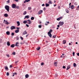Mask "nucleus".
Instances as JSON below:
<instances>
[{"label":"nucleus","mask_w":79,"mask_h":79,"mask_svg":"<svg viewBox=\"0 0 79 79\" xmlns=\"http://www.w3.org/2000/svg\"><path fill=\"white\" fill-rule=\"evenodd\" d=\"M5 9L8 12H9V10L10 9V7L9 6L7 5H6L5 6Z\"/></svg>","instance_id":"obj_1"},{"label":"nucleus","mask_w":79,"mask_h":79,"mask_svg":"<svg viewBox=\"0 0 79 79\" xmlns=\"http://www.w3.org/2000/svg\"><path fill=\"white\" fill-rule=\"evenodd\" d=\"M64 24V22H60L59 23V24L60 26H61L63 25Z\"/></svg>","instance_id":"obj_2"},{"label":"nucleus","mask_w":79,"mask_h":79,"mask_svg":"<svg viewBox=\"0 0 79 79\" xmlns=\"http://www.w3.org/2000/svg\"><path fill=\"white\" fill-rule=\"evenodd\" d=\"M16 5L15 4H13L12 5V8H16Z\"/></svg>","instance_id":"obj_3"},{"label":"nucleus","mask_w":79,"mask_h":79,"mask_svg":"<svg viewBox=\"0 0 79 79\" xmlns=\"http://www.w3.org/2000/svg\"><path fill=\"white\" fill-rule=\"evenodd\" d=\"M16 29V27L14 26H12L10 27V29L11 30H13V29Z\"/></svg>","instance_id":"obj_4"},{"label":"nucleus","mask_w":79,"mask_h":79,"mask_svg":"<svg viewBox=\"0 0 79 79\" xmlns=\"http://www.w3.org/2000/svg\"><path fill=\"white\" fill-rule=\"evenodd\" d=\"M41 13H43V10H40V11H39L38 13V15H41Z\"/></svg>","instance_id":"obj_5"},{"label":"nucleus","mask_w":79,"mask_h":79,"mask_svg":"<svg viewBox=\"0 0 79 79\" xmlns=\"http://www.w3.org/2000/svg\"><path fill=\"white\" fill-rule=\"evenodd\" d=\"M63 19V17H60L58 18L57 19V21H60V19Z\"/></svg>","instance_id":"obj_6"},{"label":"nucleus","mask_w":79,"mask_h":79,"mask_svg":"<svg viewBox=\"0 0 79 79\" xmlns=\"http://www.w3.org/2000/svg\"><path fill=\"white\" fill-rule=\"evenodd\" d=\"M48 35H49V37H50L52 38V34L48 33Z\"/></svg>","instance_id":"obj_7"},{"label":"nucleus","mask_w":79,"mask_h":79,"mask_svg":"<svg viewBox=\"0 0 79 79\" xmlns=\"http://www.w3.org/2000/svg\"><path fill=\"white\" fill-rule=\"evenodd\" d=\"M22 34L23 35H25V34H27V32H26V31H24Z\"/></svg>","instance_id":"obj_8"},{"label":"nucleus","mask_w":79,"mask_h":79,"mask_svg":"<svg viewBox=\"0 0 79 79\" xmlns=\"http://www.w3.org/2000/svg\"><path fill=\"white\" fill-rule=\"evenodd\" d=\"M26 18H27V19H29V15H27V16H25L24 18V19H26Z\"/></svg>","instance_id":"obj_9"},{"label":"nucleus","mask_w":79,"mask_h":79,"mask_svg":"<svg viewBox=\"0 0 79 79\" xmlns=\"http://www.w3.org/2000/svg\"><path fill=\"white\" fill-rule=\"evenodd\" d=\"M23 23L24 24H26V23H28V22H27V20L24 21H23Z\"/></svg>","instance_id":"obj_10"},{"label":"nucleus","mask_w":79,"mask_h":79,"mask_svg":"<svg viewBox=\"0 0 79 79\" xmlns=\"http://www.w3.org/2000/svg\"><path fill=\"white\" fill-rule=\"evenodd\" d=\"M19 43L18 42H16L15 44V46H16V47H19Z\"/></svg>","instance_id":"obj_11"},{"label":"nucleus","mask_w":79,"mask_h":79,"mask_svg":"<svg viewBox=\"0 0 79 79\" xmlns=\"http://www.w3.org/2000/svg\"><path fill=\"white\" fill-rule=\"evenodd\" d=\"M17 23L18 24L17 26H20V23L19 22V21H17Z\"/></svg>","instance_id":"obj_12"},{"label":"nucleus","mask_w":79,"mask_h":79,"mask_svg":"<svg viewBox=\"0 0 79 79\" xmlns=\"http://www.w3.org/2000/svg\"><path fill=\"white\" fill-rule=\"evenodd\" d=\"M4 23L5 24H10V22H8L7 21H5Z\"/></svg>","instance_id":"obj_13"},{"label":"nucleus","mask_w":79,"mask_h":79,"mask_svg":"<svg viewBox=\"0 0 79 79\" xmlns=\"http://www.w3.org/2000/svg\"><path fill=\"white\" fill-rule=\"evenodd\" d=\"M27 21H28V24H31V21H30L29 19L27 20Z\"/></svg>","instance_id":"obj_14"},{"label":"nucleus","mask_w":79,"mask_h":79,"mask_svg":"<svg viewBox=\"0 0 79 79\" xmlns=\"http://www.w3.org/2000/svg\"><path fill=\"white\" fill-rule=\"evenodd\" d=\"M26 78H28L29 77V75L28 74H27L25 76Z\"/></svg>","instance_id":"obj_15"},{"label":"nucleus","mask_w":79,"mask_h":79,"mask_svg":"<svg viewBox=\"0 0 79 79\" xmlns=\"http://www.w3.org/2000/svg\"><path fill=\"white\" fill-rule=\"evenodd\" d=\"M10 31H7L6 32V34H7V35H10Z\"/></svg>","instance_id":"obj_16"},{"label":"nucleus","mask_w":79,"mask_h":79,"mask_svg":"<svg viewBox=\"0 0 79 79\" xmlns=\"http://www.w3.org/2000/svg\"><path fill=\"white\" fill-rule=\"evenodd\" d=\"M7 45L8 46H10V42L8 41L7 42Z\"/></svg>","instance_id":"obj_17"},{"label":"nucleus","mask_w":79,"mask_h":79,"mask_svg":"<svg viewBox=\"0 0 79 79\" xmlns=\"http://www.w3.org/2000/svg\"><path fill=\"white\" fill-rule=\"evenodd\" d=\"M54 66H57V62H55L54 63Z\"/></svg>","instance_id":"obj_18"},{"label":"nucleus","mask_w":79,"mask_h":79,"mask_svg":"<svg viewBox=\"0 0 79 79\" xmlns=\"http://www.w3.org/2000/svg\"><path fill=\"white\" fill-rule=\"evenodd\" d=\"M70 65H68L66 69V70H68L70 68Z\"/></svg>","instance_id":"obj_19"},{"label":"nucleus","mask_w":79,"mask_h":79,"mask_svg":"<svg viewBox=\"0 0 79 79\" xmlns=\"http://www.w3.org/2000/svg\"><path fill=\"white\" fill-rule=\"evenodd\" d=\"M10 47H12V48H14L15 47V44H12L11 45Z\"/></svg>","instance_id":"obj_20"},{"label":"nucleus","mask_w":79,"mask_h":79,"mask_svg":"<svg viewBox=\"0 0 79 79\" xmlns=\"http://www.w3.org/2000/svg\"><path fill=\"white\" fill-rule=\"evenodd\" d=\"M70 8L71 9H73L74 8V5H72Z\"/></svg>","instance_id":"obj_21"},{"label":"nucleus","mask_w":79,"mask_h":79,"mask_svg":"<svg viewBox=\"0 0 79 79\" xmlns=\"http://www.w3.org/2000/svg\"><path fill=\"white\" fill-rule=\"evenodd\" d=\"M52 30L51 29V30H50V31L48 32V33L51 34V33L52 32Z\"/></svg>","instance_id":"obj_22"},{"label":"nucleus","mask_w":79,"mask_h":79,"mask_svg":"<svg viewBox=\"0 0 79 79\" xmlns=\"http://www.w3.org/2000/svg\"><path fill=\"white\" fill-rule=\"evenodd\" d=\"M15 33H18V32H19V29L15 30Z\"/></svg>","instance_id":"obj_23"},{"label":"nucleus","mask_w":79,"mask_h":79,"mask_svg":"<svg viewBox=\"0 0 79 79\" xmlns=\"http://www.w3.org/2000/svg\"><path fill=\"white\" fill-rule=\"evenodd\" d=\"M48 3L50 4H52V2L51 0H49Z\"/></svg>","instance_id":"obj_24"},{"label":"nucleus","mask_w":79,"mask_h":79,"mask_svg":"<svg viewBox=\"0 0 79 79\" xmlns=\"http://www.w3.org/2000/svg\"><path fill=\"white\" fill-rule=\"evenodd\" d=\"M4 16L5 17H7L8 16V14H4Z\"/></svg>","instance_id":"obj_25"},{"label":"nucleus","mask_w":79,"mask_h":79,"mask_svg":"<svg viewBox=\"0 0 79 79\" xmlns=\"http://www.w3.org/2000/svg\"><path fill=\"white\" fill-rule=\"evenodd\" d=\"M46 7H48V6H49V5L48 4L46 3L45 4Z\"/></svg>","instance_id":"obj_26"},{"label":"nucleus","mask_w":79,"mask_h":79,"mask_svg":"<svg viewBox=\"0 0 79 79\" xmlns=\"http://www.w3.org/2000/svg\"><path fill=\"white\" fill-rule=\"evenodd\" d=\"M66 43V41L65 40H64L63 41V44H65Z\"/></svg>","instance_id":"obj_27"},{"label":"nucleus","mask_w":79,"mask_h":79,"mask_svg":"<svg viewBox=\"0 0 79 79\" xmlns=\"http://www.w3.org/2000/svg\"><path fill=\"white\" fill-rule=\"evenodd\" d=\"M5 69H6V71H8V67L6 66L5 67Z\"/></svg>","instance_id":"obj_28"},{"label":"nucleus","mask_w":79,"mask_h":79,"mask_svg":"<svg viewBox=\"0 0 79 79\" xmlns=\"http://www.w3.org/2000/svg\"><path fill=\"white\" fill-rule=\"evenodd\" d=\"M36 49L38 50H40V47H38V48H37Z\"/></svg>","instance_id":"obj_29"},{"label":"nucleus","mask_w":79,"mask_h":79,"mask_svg":"<svg viewBox=\"0 0 79 79\" xmlns=\"http://www.w3.org/2000/svg\"><path fill=\"white\" fill-rule=\"evenodd\" d=\"M28 10H31V7H29L28 8Z\"/></svg>","instance_id":"obj_30"},{"label":"nucleus","mask_w":79,"mask_h":79,"mask_svg":"<svg viewBox=\"0 0 79 79\" xmlns=\"http://www.w3.org/2000/svg\"><path fill=\"white\" fill-rule=\"evenodd\" d=\"M31 20H34V17H32L31 18Z\"/></svg>","instance_id":"obj_31"},{"label":"nucleus","mask_w":79,"mask_h":79,"mask_svg":"<svg viewBox=\"0 0 79 79\" xmlns=\"http://www.w3.org/2000/svg\"><path fill=\"white\" fill-rule=\"evenodd\" d=\"M76 66L77 65L75 63H73V66H74V67H76Z\"/></svg>","instance_id":"obj_32"},{"label":"nucleus","mask_w":79,"mask_h":79,"mask_svg":"<svg viewBox=\"0 0 79 79\" xmlns=\"http://www.w3.org/2000/svg\"><path fill=\"white\" fill-rule=\"evenodd\" d=\"M27 14V12L25 11L24 13H23V15H26V14Z\"/></svg>","instance_id":"obj_33"},{"label":"nucleus","mask_w":79,"mask_h":79,"mask_svg":"<svg viewBox=\"0 0 79 79\" xmlns=\"http://www.w3.org/2000/svg\"><path fill=\"white\" fill-rule=\"evenodd\" d=\"M79 5L77 7L76 9V10H79Z\"/></svg>","instance_id":"obj_34"},{"label":"nucleus","mask_w":79,"mask_h":79,"mask_svg":"<svg viewBox=\"0 0 79 79\" xmlns=\"http://www.w3.org/2000/svg\"><path fill=\"white\" fill-rule=\"evenodd\" d=\"M1 43H2V39H0V44H1Z\"/></svg>","instance_id":"obj_35"},{"label":"nucleus","mask_w":79,"mask_h":79,"mask_svg":"<svg viewBox=\"0 0 79 79\" xmlns=\"http://www.w3.org/2000/svg\"><path fill=\"white\" fill-rule=\"evenodd\" d=\"M16 39H17V40H19V37H18V36H17L16 38Z\"/></svg>","instance_id":"obj_36"},{"label":"nucleus","mask_w":79,"mask_h":79,"mask_svg":"<svg viewBox=\"0 0 79 79\" xmlns=\"http://www.w3.org/2000/svg\"><path fill=\"white\" fill-rule=\"evenodd\" d=\"M9 74H10L9 73L7 72L6 73V75L7 76H9Z\"/></svg>","instance_id":"obj_37"},{"label":"nucleus","mask_w":79,"mask_h":79,"mask_svg":"<svg viewBox=\"0 0 79 79\" xmlns=\"http://www.w3.org/2000/svg\"><path fill=\"white\" fill-rule=\"evenodd\" d=\"M16 8L17 9H19V6H16Z\"/></svg>","instance_id":"obj_38"},{"label":"nucleus","mask_w":79,"mask_h":79,"mask_svg":"<svg viewBox=\"0 0 79 79\" xmlns=\"http://www.w3.org/2000/svg\"><path fill=\"white\" fill-rule=\"evenodd\" d=\"M39 28H41L42 27V26L41 25H39L38 26Z\"/></svg>","instance_id":"obj_39"},{"label":"nucleus","mask_w":79,"mask_h":79,"mask_svg":"<svg viewBox=\"0 0 79 79\" xmlns=\"http://www.w3.org/2000/svg\"><path fill=\"white\" fill-rule=\"evenodd\" d=\"M15 35V33H11L12 36H13V35Z\"/></svg>","instance_id":"obj_40"},{"label":"nucleus","mask_w":79,"mask_h":79,"mask_svg":"<svg viewBox=\"0 0 79 79\" xmlns=\"http://www.w3.org/2000/svg\"><path fill=\"white\" fill-rule=\"evenodd\" d=\"M6 3H10V0H8L7 1H6Z\"/></svg>","instance_id":"obj_41"},{"label":"nucleus","mask_w":79,"mask_h":79,"mask_svg":"<svg viewBox=\"0 0 79 79\" xmlns=\"http://www.w3.org/2000/svg\"><path fill=\"white\" fill-rule=\"evenodd\" d=\"M44 63L43 62H42L41 63V66H43V65H44Z\"/></svg>","instance_id":"obj_42"},{"label":"nucleus","mask_w":79,"mask_h":79,"mask_svg":"<svg viewBox=\"0 0 79 79\" xmlns=\"http://www.w3.org/2000/svg\"><path fill=\"white\" fill-rule=\"evenodd\" d=\"M20 39H21V40H23V37L20 36Z\"/></svg>","instance_id":"obj_43"},{"label":"nucleus","mask_w":79,"mask_h":79,"mask_svg":"<svg viewBox=\"0 0 79 79\" xmlns=\"http://www.w3.org/2000/svg\"><path fill=\"white\" fill-rule=\"evenodd\" d=\"M74 54H75V53L74 52H73V56H74Z\"/></svg>","instance_id":"obj_44"},{"label":"nucleus","mask_w":79,"mask_h":79,"mask_svg":"<svg viewBox=\"0 0 79 79\" xmlns=\"http://www.w3.org/2000/svg\"><path fill=\"white\" fill-rule=\"evenodd\" d=\"M74 4L75 5H77V3L76 2L74 3Z\"/></svg>","instance_id":"obj_45"},{"label":"nucleus","mask_w":79,"mask_h":79,"mask_svg":"<svg viewBox=\"0 0 79 79\" xmlns=\"http://www.w3.org/2000/svg\"><path fill=\"white\" fill-rule=\"evenodd\" d=\"M63 68L64 69H65V68H66V67H65V66H64L63 67Z\"/></svg>","instance_id":"obj_46"},{"label":"nucleus","mask_w":79,"mask_h":79,"mask_svg":"<svg viewBox=\"0 0 79 79\" xmlns=\"http://www.w3.org/2000/svg\"><path fill=\"white\" fill-rule=\"evenodd\" d=\"M30 0H26V1H27V2H29Z\"/></svg>","instance_id":"obj_47"},{"label":"nucleus","mask_w":79,"mask_h":79,"mask_svg":"<svg viewBox=\"0 0 79 79\" xmlns=\"http://www.w3.org/2000/svg\"><path fill=\"white\" fill-rule=\"evenodd\" d=\"M26 26L27 27H29V25H27V24H26Z\"/></svg>","instance_id":"obj_48"},{"label":"nucleus","mask_w":79,"mask_h":79,"mask_svg":"<svg viewBox=\"0 0 79 79\" xmlns=\"http://www.w3.org/2000/svg\"><path fill=\"white\" fill-rule=\"evenodd\" d=\"M18 63V61H15V64H16V63Z\"/></svg>","instance_id":"obj_49"},{"label":"nucleus","mask_w":79,"mask_h":79,"mask_svg":"<svg viewBox=\"0 0 79 79\" xmlns=\"http://www.w3.org/2000/svg\"><path fill=\"white\" fill-rule=\"evenodd\" d=\"M77 55L78 56H79V52L78 53H77Z\"/></svg>","instance_id":"obj_50"},{"label":"nucleus","mask_w":79,"mask_h":79,"mask_svg":"<svg viewBox=\"0 0 79 79\" xmlns=\"http://www.w3.org/2000/svg\"><path fill=\"white\" fill-rule=\"evenodd\" d=\"M42 6H45V4H43L42 5Z\"/></svg>","instance_id":"obj_51"},{"label":"nucleus","mask_w":79,"mask_h":79,"mask_svg":"<svg viewBox=\"0 0 79 79\" xmlns=\"http://www.w3.org/2000/svg\"><path fill=\"white\" fill-rule=\"evenodd\" d=\"M53 37L54 38H55V37H56V35H53Z\"/></svg>","instance_id":"obj_52"},{"label":"nucleus","mask_w":79,"mask_h":79,"mask_svg":"<svg viewBox=\"0 0 79 79\" xmlns=\"http://www.w3.org/2000/svg\"><path fill=\"white\" fill-rule=\"evenodd\" d=\"M69 10H67L66 11V13H69Z\"/></svg>","instance_id":"obj_53"},{"label":"nucleus","mask_w":79,"mask_h":79,"mask_svg":"<svg viewBox=\"0 0 79 79\" xmlns=\"http://www.w3.org/2000/svg\"><path fill=\"white\" fill-rule=\"evenodd\" d=\"M12 54L14 55H15V52H14Z\"/></svg>","instance_id":"obj_54"},{"label":"nucleus","mask_w":79,"mask_h":79,"mask_svg":"<svg viewBox=\"0 0 79 79\" xmlns=\"http://www.w3.org/2000/svg\"><path fill=\"white\" fill-rule=\"evenodd\" d=\"M14 1H15V2H18V0H14Z\"/></svg>","instance_id":"obj_55"},{"label":"nucleus","mask_w":79,"mask_h":79,"mask_svg":"<svg viewBox=\"0 0 79 79\" xmlns=\"http://www.w3.org/2000/svg\"><path fill=\"white\" fill-rule=\"evenodd\" d=\"M6 56H7V57H10V56H9V55H6Z\"/></svg>","instance_id":"obj_56"},{"label":"nucleus","mask_w":79,"mask_h":79,"mask_svg":"<svg viewBox=\"0 0 79 79\" xmlns=\"http://www.w3.org/2000/svg\"><path fill=\"white\" fill-rule=\"evenodd\" d=\"M26 2H27V1L25 0V1L24 2V3H25Z\"/></svg>","instance_id":"obj_57"},{"label":"nucleus","mask_w":79,"mask_h":79,"mask_svg":"<svg viewBox=\"0 0 79 79\" xmlns=\"http://www.w3.org/2000/svg\"><path fill=\"white\" fill-rule=\"evenodd\" d=\"M12 65H10V68H12Z\"/></svg>","instance_id":"obj_58"},{"label":"nucleus","mask_w":79,"mask_h":79,"mask_svg":"<svg viewBox=\"0 0 79 79\" xmlns=\"http://www.w3.org/2000/svg\"><path fill=\"white\" fill-rule=\"evenodd\" d=\"M43 10H44V11H45V7H44V8Z\"/></svg>","instance_id":"obj_59"},{"label":"nucleus","mask_w":79,"mask_h":79,"mask_svg":"<svg viewBox=\"0 0 79 79\" xmlns=\"http://www.w3.org/2000/svg\"><path fill=\"white\" fill-rule=\"evenodd\" d=\"M16 29H19V28L18 27H16Z\"/></svg>","instance_id":"obj_60"},{"label":"nucleus","mask_w":79,"mask_h":79,"mask_svg":"<svg viewBox=\"0 0 79 79\" xmlns=\"http://www.w3.org/2000/svg\"><path fill=\"white\" fill-rule=\"evenodd\" d=\"M60 25H58L57 26V27H60Z\"/></svg>","instance_id":"obj_61"},{"label":"nucleus","mask_w":79,"mask_h":79,"mask_svg":"<svg viewBox=\"0 0 79 79\" xmlns=\"http://www.w3.org/2000/svg\"><path fill=\"white\" fill-rule=\"evenodd\" d=\"M28 35H26V37H27Z\"/></svg>","instance_id":"obj_62"},{"label":"nucleus","mask_w":79,"mask_h":79,"mask_svg":"<svg viewBox=\"0 0 79 79\" xmlns=\"http://www.w3.org/2000/svg\"><path fill=\"white\" fill-rule=\"evenodd\" d=\"M13 75H12V76H15V73H13Z\"/></svg>","instance_id":"obj_63"},{"label":"nucleus","mask_w":79,"mask_h":79,"mask_svg":"<svg viewBox=\"0 0 79 79\" xmlns=\"http://www.w3.org/2000/svg\"><path fill=\"white\" fill-rule=\"evenodd\" d=\"M14 74H15V75H16L17 74V73L15 72L14 73Z\"/></svg>","instance_id":"obj_64"}]
</instances>
